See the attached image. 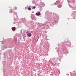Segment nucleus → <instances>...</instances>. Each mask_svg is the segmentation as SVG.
Segmentation results:
<instances>
[{
  "mask_svg": "<svg viewBox=\"0 0 76 76\" xmlns=\"http://www.w3.org/2000/svg\"><path fill=\"white\" fill-rule=\"evenodd\" d=\"M36 15H37V16H39V15H41V13H40V12H38L37 13H36Z\"/></svg>",
  "mask_w": 76,
  "mask_h": 76,
  "instance_id": "1",
  "label": "nucleus"
},
{
  "mask_svg": "<svg viewBox=\"0 0 76 76\" xmlns=\"http://www.w3.org/2000/svg\"><path fill=\"white\" fill-rule=\"evenodd\" d=\"M12 31H15L16 29V28L15 27H13L12 28Z\"/></svg>",
  "mask_w": 76,
  "mask_h": 76,
  "instance_id": "2",
  "label": "nucleus"
},
{
  "mask_svg": "<svg viewBox=\"0 0 76 76\" xmlns=\"http://www.w3.org/2000/svg\"><path fill=\"white\" fill-rule=\"evenodd\" d=\"M27 35H28V37H31V33H28L27 34Z\"/></svg>",
  "mask_w": 76,
  "mask_h": 76,
  "instance_id": "3",
  "label": "nucleus"
},
{
  "mask_svg": "<svg viewBox=\"0 0 76 76\" xmlns=\"http://www.w3.org/2000/svg\"><path fill=\"white\" fill-rule=\"evenodd\" d=\"M56 3L57 4H60V1H57V2H56Z\"/></svg>",
  "mask_w": 76,
  "mask_h": 76,
  "instance_id": "4",
  "label": "nucleus"
},
{
  "mask_svg": "<svg viewBox=\"0 0 76 76\" xmlns=\"http://www.w3.org/2000/svg\"><path fill=\"white\" fill-rule=\"evenodd\" d=\"M14 10H17V8H16V7H14Z\"/></svg>",
  "mask_w": 76,
  "mask_h": 76,
  "instance_id": "5",
  "label": "nucleus"
},
{
  "mask_svg": "<svg viewBox=\"0 0 76 76\" xmlns=\"http://www.w3.org/2000/svg\"><path fill=\"white\" fill-rule=\"evenodd\" d=\"M28 9L29 10H31V8L30 7L28 8Z\"/></svg>",
  "mask_w": 76,
  "mask_h": 76,
  "instance_id": "6",
  "label": "nucleus"
},
{
  "mask_svg": "<svg viewBox=\"0 0 76 76\" xmlns=\"http://www.w3.org/2000/svg\"><path fill=\"white\" fill-rule=\"evenodd\" d=\"M57 4L56 2L54 3V5H57Z\"/></svg>",
  "mask_w": 76,
  "mask_h": 76,
  "instance_id": "7",
  "label": "nucleus"
},
{
  "mask_svg": "<svg viewBox=\"0 0 76 76\" xmlns=\"http://www.w3.org/2000/svg\"><path fill=\"white\" fill-rule=\"evenodd\" d=\"M58 7H59V8H60V7H61V6H58Z\"/></svg>",
  "mask_w": 76,
  "mask_h": 76,
  "instance_id": "8",
  "label": "nucleus"
},
{
  "mask_svg": "<svg viewBox=\"0 0 76 76\" xmlns=\"http://www.w3.org/2000/svg\"><path fill=\"white\" fill-rule=\"evenodd\" d=\"M33 9H35V6H34L33 7Z\"/></svg>",
  "mask_w": 76,
  "mask_h": 76,
  "instance_id": "9",
  "label": "nucleus"
},
{
  "mask_svg": "<svg viewBox=\"0 0 76 76\" xmlns=\"http://www.w3.org/2000/svg\"><path fill=\"white\" fill-rule=\"evenodd\" d=\"M28 32H29V31H27V32H26V33H28Z\"/></svg>",
  "mask_w": 76,
  "mask_h": 76,
  "instance_id": "10",
  "label": "nucleus"
}]
</instances>
